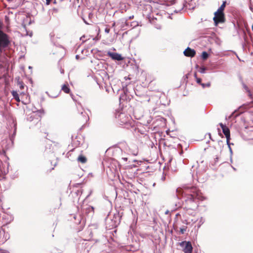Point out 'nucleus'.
I'll return each instance as SVG.
<instances>
[{
	"mask_svg": "<svg viewBox=\"0 0 253 253\" xmlns=\"http://www.w3.org/2000/svg\"><path fill=\"white\" fill-rule=\"evenodd\" d=\"M219 126L221 127L222 129L223 133L225 135L226 138V142L227 144L230 147V131L229 128L226 126L225 125H223L222 123H219Z\"/></svg>",
	"mask_w": 253,
	"mask_h": 253,
	"instance_id": "0eeeda50",
	"label": "nucleus"
},
{
	"mask_svg": "<svg viewBox=\"0 0 253 253\" xmlns=\"http://www.w3.org/2000/svg\"><path fill=\"white\" fill-rule=\"evenodd\" d=\"M226 2L225 1H223L221 6L218 8V10L224 12L225 7L226 6Z\"/></svg>",
	"mask_w": 253,
	"mask_h": 253,
	"instance_id": "f8f14e48",
	"label": "nucleus"
},
{
	"mask_svg": "<svg viewBox=\"0 0 253 253\" xmlns=\"http://www.w3.org/2000/svg\"><path fill=\"white\" fill-rule=\"evenodd\" d=\"M107 54L113 60H116L117 61H121L123 60V57L121 56V54L118 53L108 52Z\"/></svg>",
	"mask_w": 253,
	"mask_h": 253,
	"instance_id": "6e6552de",
	"label": "nucleus"
},
{
	"mask_svg": "<svg viewBox=\"0 0 253 253\" xmlns=\"http://www.w3.org/2000/svg\"><path fill=\"white\" fill-rule=\"evenodd\" d=\"M9 43L8 36L0 30V49L6 47Z\"/></svg>",
	"mask_w": 253,
	"mask_h": 253,
	"instance_id": "39448f33",
	"label": "nucleus"
},
{
	"mask_svg": "<svg viewBox=\"0 0 253 253\" xmlns=\"http://www.w3.org/2000/svg\"><path fill=\"white\" fill-rule=\"evenodd\" d=\"M176 193L178 196L181 195L185 198L183 207L187 210H195L198 207V201L204 200L202 193L196 187H179L176 189Z\"/></svg>",
	"mask_w": 253,
	"mask_h": 253,
	"instance_id": "f257e3e1",
	"label": "nucleus"
},
{
	"mask_svg": "<svg viewBox=\"0 0 253 253\" xmlns=\"http://www.w3.org/2000/svg\"><path fill=\"white\" fill-rule=\"evenodd\" d=\"M124 117H125V115L124 114L120 115V119L122 120L123 119Z\"/></svg>",
	"mask_w": 253,
	"mask_h": 253,
	"instance_id": "4be33fe9",
	"label": "nucleus"
},
{
	"mask_svg": "<svg viewBox=\"0 0 253 253\" xmlns=\"http://www.w3.org/2000/svg\"><path fill=\"white\" fill-rule=\"evenodd\" d=\"M179 245L183 248L184 253H192L193 247L190 242L182 241L179 243Z\"/></svg>",
	"mask_w": 253,
	"mask_h": 253,
	"instance_id": "423d86ee",
	"label": "nucleus"
},
{
	"mask_svg": "<svg viewBox=\"0 0 253 253\" xmlns=\"http://www.w3.org/2000/svg\"><path fill=\"white\" fill-rule=\"evenodd\" d=\"M206 70V68L205 67H201L200 68L199 71L201 73H204Z\"/></svg>",
	"mask_w": 253,
	"mask_h": 253,
	"instance_id": "f3484780",
	"label": "nucleus"
},
{
	"mask_svg": "<svg viewBox=\"0 0 253 253\" xmlns=\"http://www.w3.org/2000/svg\"><path fill=\"white\" fill-rule=\"evenodd\" d=\"M74 117L77 122L83 126L89 119L88 115L81 106L77 107V110L74 113Z\"/></svg>",
	"mask_w": 253,
	"mask_h": 253,
	"instance_id": "f03ea898",
	"label": "nucleus"
},
{
	"mask_svg": "<svg viewBox=\"0 0 253 253\" xmlns=\"http://www.w3.org/2000/svg\"><path fill=\"white\" fill-rule=\"evenodd\" d=\"M252 30L253 31V25H252Z\"/></svg>",
	"mask_w": 253,
	"mask_h": 253,
	"instance_id": "cd10ccee",
	"label": "nucleus"
},
{
	"mask_svg": "<svg viewBox=\"0 0 253 253\" xmlns=\"http://www.w3.org/2000/svg\"><path fill=\"white\" fill-rule=\"evenodd\" d=\"M115 26V23H113V24H112V27H114Z\"/></svg>",
	"mask_w": 253,
	"mask_h": 253,
	"instance_id": "bb28decb",
	"label": "nucleus"
},
{
	"mask_svg": "<svg viewBox=\"0 0 253 253\" xmlns=\"http://www.w3.org/2000/svg\"><path fill=\"white\" fill-rule=\"evenodd\" d=\"M43 132H44L45 133H47V130H46V129H45V128L43 130Z\"/></svg>",
	"mask_w": 253,
	"mask_h": 253,
	"instance_id": "393cba45",
	"label": "nucleus"
},
{
	"mask_svg": "<svg viewBox=\"0 0 253 253\" xmlns=\"http://www.w3.org/2000/svg\"><path fill=\"white\" fill-rule=\"evenodd\" d=\"M77 160H78V162H79L82 164H84L87 162L86 158L82 155H80L78 157Z\"/></svg>",
	"mask_w": 253,
	"mask_h": 253,
	"instance_id": "9b49d317",
	"label": "nucleus"
},
{
	"mask_svg": "<svg viewBox=\"0 0 253 253\" xmlns=\"http://www.w3.org/2000/svg\"><path fill=\"white\" fill-rule=\"evenodd\" d=\"M133 18V16H130V17H129V19H132Z\"/></svg>",
	"mask_w": 253,
	"mask_h": 253,
	"instance_id": "a878e982",
	"label": "nucleus"
},
{
	"mask_svg": "<svg viewBox=\"0 0 253 253\" xmlns=\"http://www.w3.org/2000/svg\"><path fill=\"white\" fill-rule=\"evenodd\" d=\"M121 122H122L123 124H126V123H127V120L122 121H121Z\"/></svg>",
	"mask_w": 253,
	"mask_h": 253,
	"instance_id": "5701e85b",
	"label": "nucleus"
},
{
	"mask_svg": "<svg viewBox=\"0 0 253 253\" xmlns=\"http://www.w3.org/2000/svg\"><path fill=\"white\" fill-rule=\"evenodd\" d=\"M196 80L197 83L198 84H202V83H201V82H202V80H201L200 78H197V79H196Z\"/></svg>",
	"mask_w": 253,
	"mask_h": 253,
	"instance_id": "6ab92c4d",
	"label": "nucleus"
},
{
	"mask_svg": "<svg viewBox=\"0 0 253 253\" xmlns=\"http://www.w3.org/2000/svg\"><path fill=\"white\" fill-rule=\"evenodd\" d=\"M201 85L202 86V87L203 88L205 87H209L211 85V84L210 83H208L207 84H201Z\"/></svg>",
	"mask_w": 253,
	"mask_h": 253,
	"instance_id": "dca6fc26",
	"label": "nucleus"
},
{
	"mask_svg": "<svg viewBox=\"0 0 253 253\" xmlns=\"http://www.w3.org/2000/svg\"><path fill=\"white\" fill-rule=\"evenodd\" d=\"M184 54L185 56L193 57L196 55V51L194 49L188 47L184 51Z\"/></svg>",
	"mask_w": 253,
	"mask_h": 253,
	"instance_id": "1a4fd4ad",
	"label": "nucleus"
},
{
	"mask_svg": "<svg viewBox=\"0 0 253 253\" xmlns=\"http://www.w3.org/2000/svg\"><path fill=\"white\" fill-rule=\"evenodd\" d=\"M209 57L208 53L206 51H203L202 53V58L204 60H206Z\"/></svg>",
	"mask_w": 253,
	"mask_h": 253,
	"instance_id": "4468645a",
	"label": "nucleus"
},
{
	"mask_svg": "<svg viewBox=\"0 0 253 253\" xmlns=\"http://www.w3.org/2000/svg\"><path fill=\"white\" fill-rule=\"evenodd\" d=\"M245 89H246V90L249 93V96L252 98V94L250 91V90L249 89L248 87L247 86H246L245 87Z\"/></svg>",
	"mask_w": 253,
	"mask_h": 253,
	"instance_id": "a211bd4d",
	"label": "nucleus"
},
{
	"mask_svg": "<svg viewBox=\"0 0 253 253\" xmlns=\"http://www.w3.org/2000/svg\"><path fill=\"white\" fill-rule=\"evenodd\" d=\"M11 94L17 102L21 101L24 105L30 103V96L24 91H21L18 93L17 91L13 90L11 91Z\"/></svg>",
	"mask_w": 253,
	"mask_h": 253,
	"instance_id": "7ed1b4c3",
	"label": "nucleus"
},
{
	"mask_svg": "<svg viewBox=\"0 0 253 253\" xmlns=\"http://www.w3.org/2000/svg\"><path fill=\"white\" fill-rule=\"evenodd\" d=\"M194 77L195 78V79H197V78H198L197 77V73H194Z\"/></svg>",
	"mask_w": 253,
	"mask_h": 253,
	"instance_id": "b1692460",
	"label": "nucleus"
},
{
	"mask_svg": "<svg viewBox=\"0 0 253 253\" xmlns=\"http://www.w3.org/2000/svg\"><path fill=\"white\" fill-rule=\"evenodd\" d=\"M105 32L106 33H109L110 32V28H106L105 29Z\"/></svg>",
	"mask_w": 253,
	"mask_h": 253,
	"instance_id": "aec40b11",
	"label": "nucleus"
},
{
	"mask_svg": "<svg viewBox=\"0 0 253 253\" xmlns=\"http://www.w3.org/2000/svg\"><path fill=\"white\" fill-rule=\"evenodd\" d=\"M61 89L66 93H69L70 91V89L69 87V85L67 84H63L62 86Z\"/></svg>",
	"mask_w": 253,
	"mask_h": 253,
	"instance_id": "9d476101",
	"label": "nucleus"
},
{
	"mask_svg": "<svg viewBox=\"0 0 253 253\" xmlns=\"http://www.w3.org/2000/svg\"><path fill=\"white\" fill-rule=\"evenodd\" d=\"M187 227L186 226H183L182 227L180 228V233L181 234H184L187 230Z\"/></svg>",
	"mask_w": 253,
	"mask_h": 253,
	"instance_id": "2eb2a0df",
	"label": "nucleus"
},
{
	"mask_svg": "<svg viewBox=\"0 0 253 253\" xmlns=\"http://www.w3.org/2000/svg\"><path fill=\"white\" fill-rule=\"evenodd\" d=\"M51 0H46V5H49L51 2Z\"/></svg>",
	"mask_w": 253,
	"mask_h": 253,
	"instance_id": "412c9836",
	"label": "nucleus"
},
{
	"mask_svg": "<svg viewBox=\"0 0 253 253\" xmlns=\"http://www.w3.org/2000/svg\"><path fill=\"white\" fill-rule=\"evenodd\" d=\"M214 15L213 20L215 26L219 23H224L225 22L226 18L224 12L217 10L214 12Z\"/></svg>",
	"mask_w": 253,
	"mask_h": 253,
	"instance_id": "20e7f679",
	"label": "nucleus"
},
{
	"mask_svg": "<svg viewBox=\"0 0 253 253\" xmlns=\"http://www.w3.org/2000/svg\"><path fill=\"white\" fill-rule=\"evenodd\" d=\"M17 84L19 86V88L21 90H22L24 88L25 84L23 83L22 81L18 80L17 82Z\"/></svg>",
	"mask_w": 253,
	"mask_h": 253,
	"instance_id": "ddd939ff",
	"label": "nucleus"
}]
</instances>
